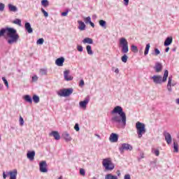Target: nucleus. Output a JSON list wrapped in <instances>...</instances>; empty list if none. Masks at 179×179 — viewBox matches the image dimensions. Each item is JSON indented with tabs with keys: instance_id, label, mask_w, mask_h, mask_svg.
<instances>
[{
	"instance_id": "f257e3e1",
	"label": "nucleus",
	"mask_w": 179,
	"mask_h": 179,
	"mask_svg": "<svg viewBox=\"0 0 179 179\" xmlns=\"http://www.w3.org/2000/svg\"><path fill=\"white\" fill-rule=\"evenodd\" d=\"M6 37L8 44H15L19 40V34L16 29L11 27L3 28L0 30V37Z\"/></svg>"
},
{
	"instance_id": "f03ea898",
	"label": "nucleus",
	"mask_w": 179,
	"mask_h": 179,
	"mask_svg": "<svg viewBox=\"0 0 179 179\" xmlns=\"http://www.w3.org/2000/svg\"><path fill=\"white\" fill-rule=\"evenodd\" d=\"M110 114L113 115L111 118L112 122H117L120 124L122 122V125H127V115L122 110V107L120 106H115L113 110H111Z\"/></svg>"
},
{
	"instance_id": "7ed1b4c3",
	"label": "nucleus",
	"mask_w": 179,
	"mask_h": 179,
	"mask_svg": "<svg viewBox=\"0 0 179 179\" xmlns=\"http://www.w3.org/2000/svg\"><path fill=\"white\" fill-rule=\"evenodd\" d=\"M167 78H169V71L165 70L163 77L162 76H153L151 79L155 85H162V83L167 81Z\"/></svg>"
},
{
	"instance_id": "20e7f679",
	"label": "nucleus",
	"mask_w": 179,
	"mask_h": 179,
	"mask_svg": "<svg viewBox=\"0 0 179 179\" xmlns=\"http://www.w3.org/2000/svg\"><path fill=\"white\" fill-rule=\"evenodd\" d=\"M136 129L138 134V138L141 139V138L143 136L144 134H146V128H145V124L141 122H137L136 123Z\"/></svg>"
},
{
	"instance_id": "39448f33",
	"label": "nucleus",
	"mask_w": 179,
	"mask_h": 179,
	"mask_svg": "<svg viewBox=\"0 0 179 179\" xmlns=\"http://www.w3.org/2000/svg\"><path fill=\"white\" fill-rule=\"evenodd\" d=\"M102 164L103 167L105 168V170L111 171L112 170H114V164H113V162H111V159L106 158L103 159L102 162Z\"/></svg>"
},
{
	"instance_id": "423d86ee",
	"label": "nucleus",
	"mask_w": 179,
	"mask_h": 179,
	"mask_svg": "<svg viewBox=\"0 0 179 179\" xmlns=\"http://www.w3.org/2000/svg\"><path fill=\"white\" fill-rule=\"evenodd\" d=\"M73 93V89L72 88L63 89L57 92V94L60 97H69V96Z\"/></svg>"
},
{
	"instance_id": "0eeeda50",
	"label": "nucleus",
	"mask_w": 179,
	"mask_h": 179,
	"mask_svg": "<svg viewBox=\"0 0 179 179\" xmlns=\"http://www.w3.org/2000/svg\"><path fill=\"white\" fill-rule=\"evenodd\" d=\"M120 44L122 45V52L124 54H127L128 51H129V48L128 47V41L125 38H121L120 39Z\"/></svg>"
},
{
	"instance_id": "6e6552de",
	"label": "nucleus",
	"mask_w": 179,
	"mask_h": 179,
	"mask_svg": "<svg viewBox=\"0 0 179 179\" xmlns=\"http://www.w3.org/2000/svg\"><path fill=\"white\" fill-rule=\"evenodd\" d=\"M39 170L41 173H48V169H47V162L42 161L39 163Z\"/></svg>"
},
{
	"instance_id": "1a4fd4ad",
	"label": "nucleus",
	"mask_w": 179,
	"mask_h": 179,
	"mask_svg": "<svg viewBox=\"0 0 179 179\" xmlns=\"http://www.w3.org/2000/svg\"><path fill=\"white\" fill-rule=\"evenodd\" d=\"M120 152L124 153V150H132V146L128 143H123L122 146L119 148Z\"/></svg>"
},
{
	"instance_id": "9d476101",
	"label": "nucleus",
	"mask_w": 179,
	"mask_h": 179,
	"mask_svg": "<svg viewBox=\"0 0 179 179\" xmlns=\"http://www.w3.org/2000/svg\"><path fill=\"white\" fill-rule=\"evenodd\" d=\"M176 84L173 83V77L170 76L168 78V84H167V90L169 92H172L173 89L171 88V86H175Z\"/></svg>"
},
{
	"instance_id": "9b49d317",
	"label": "nucleus",
	"mask_w": 179,
	"mask_h": 179,
	"mask_svg": "<svg viewBox=\"0 0 179 179\" xmlns=\"http://www.w3.org/2000/svg\"><path fill=\"white\" fill-rule=\"evenodd\" d=\"M70 71L69 70H65L64 71V79L65 80H66L67 82H69L71 80H73V77L69 75Z\"/></svg>"
},
{
	"instance_id": "f8f14e48",
	"label": "nucleus",
	"mask_w": 179,
	"mask_h": 179,
	"mask_svg": "<svg viewBox=\"0 0 179 179\" xmlns=\"http://www.w3.org/2000/svg\"><path fill=\"white\" fill-rule=\"evenodd\" d=\"M164 136L165 137V141L168 145H170L171 143L173 138H171V134L169 132H164Z\"/></svg>"
},
{
	"instance_id": "ddd939ff",
	"label": "nucleus",
	"mask_w": 179,
	"mask_h": 179,
	"mask_svg": "<svg viewBox=\"0 0 179 179\" xmlns=\"http://www.w3.org/2000/svg\"><path fill=\"white\" fill-rule=\"evenodd\" d=\"M109 141L113 143L118 142V134L112 133L109 137Z\"/></svg>"
},
{
	"instance_id": "4468645a",
	"label": "nucleus",
	"mask_w": 179,
	"mask_h": 179,
	"mask_svg": "<svg viewBox=\"0 0 179 179\" xmlns=\"http://www.w3.org/2000/svg\"><path fill=\"white\" fill-rule=\"evenodd\" d=\"M154 69L155 70V72H157V73H159V72H162V71L163 70V65L160 62H157L155 64Z\"/></svg>"
},
{
	"instance_id": "2eb2a0df",
	"label": "nucleus",
	"mask_w": 179,
	"mask_h": 179,
	"mask_svg": "<svg viewBox=\"0 0 179 179\" xmlns=\"http://www.w3.org/2000/svg\"><path fill=\"white\" fill-rule=\"evenodd\" d=\"M35 156H36V152L35 151H28L27 153V157L31 162H33V160H34V157Z\"/></svg>"
},
{
	"instance_id": "dca6fc26",
	"label": "nucleus",
	"mask_w": 179,
	"mask_h": 179,
	"mask_svg": "<svg viewBox=\"0 0 179 179\" xmlns=\"http://www.w3.org/2000/svg\"><path fill=\"white\" fill-rule=\"evenodd\" d=\"M62 138L66 141V142H71V141H72V137H71V135H69L66 131H64L62 134Z\"/></svg>"
},
{
	"instance_id": "f3484780",
	"label": "nucleus",
	"mask_w": 179,
	"mask_h": 179,
	"mask_svg": "<svg viewBox=\"0 0 179 179\" xmlns=\"http://www.w3.org/2000/svg\"><path fill=\"white\" fill-rule=\"evenodd\" d=\"M64 62H65V58L64 57H59L55 61V64L57 66H64Z\"/></svg>"
},
{
	"instance_id": "a211bd4d",
	"label": "nucleus",
	"mask_w": 179,
	"mask_h": 179,
	"mask_svg": "<svg viewBox=\"0 0 179 179\" xmlns=\"http://www.w3.org/2000/svg\"><path fill=\"white\" fill-rule=\"evenodd\" d=\"M87 104H89V100H87V99L81 101L79 103V106H80V108H83V110H86V107H87Z\"/></svg>"
},
{
	"instance_id": "6ab92c4d",
	"label": "nucleus",
	"mask_w": 179,
	"mask_h": 179,
	"mask_svg": "<svg viewBox=\"0 0 179 179\" xmlns=\"http://www.w3.org/2000/svg\"><path fill=\"white\" fill-rule=\"evenodd\" d=\"M78 23L79 24L78 26V29L80 31H83L84 30L86 29V24H85V22L80 21V20H78Z\"/></svg>"
},
{
	"instance_id": "aec40b11",
	"label": "nucleus",
	"mask_w": 179,
	"mask_h": 179,
	"mask_svg": "<svg viewBox=\"0 0 179 179\" xmlns=\"http://www.w3.org/2000/svg\"><path fill=\"white\" fill-rule=\"evenodd\" d=\"M173 43V36L167 37L164 43L165 47H169Z\"/></svg>"
},
{
	"instance_id": "412c9836",
	"label": "nucleus",
	"mask_w": 179,
	"mask_h": 179,
	"mask_svg": "<svg viewBox=\"0 0 179 179\" xmlns=\"http://www.w3.org/2000/svg\"><path fill=\"white\" fill-rule=\"evenodd\" d=\"M50 135L54 136L56 141H59V139H61V136L59 135V133H58V131H52Z\"/></svg>"
},
{
	"instance_id": "4be33fe9",
	"label": "nucleus",
	"mask_w": 179,
	"mask_h": 179,
	"mask_svg": "<svg viewBox=\"0 0 179 179\" xmlns=\"http://www.w3.org/2000/svg\"><path fill=\"white\" fill-rule=\"evenodd\" d=\"M24 28L28 33H33V28H31V25L29 22L25 23Z\"/></svg>"
},
{
	"instance_id": "5701e85b",
	"label": "nucleus",
	"mask_w": 179,
	"mask_h": 179,
	"mask_svg": "<svg viewBox=\"0 0 179 179\" xmlns=\"http://www.w3.org/2000/svg\"><path fill=\"white\" fill-rule=\"evenodd\" d=\"M83 44H93V39L90 38H85L83 40Z\"/></svg>"
},
{
	"instance_id": "b1692460",
	"label": "nucleus",
	"mask_w": 179,
	"mask_h": 179,
	"mask_svg": "<svg viewBox=\"0 0 179 179\" xmlns=\"http://www.w3.org/2000/svg\"><path fill=\"white\" fill-rule=\"evenodd\" d=\"M8 7L9 8V10H10V12H17V7H16L15 6H13L12 4H8Z\"/></svg>"
},
{
	"instance_id": "393cba45",
	"label": "nucleus",
	"mask_w": 179,
	"mask_h": 179,
	"mask_svg": "<svg viewBox=\"0 0 179 179\" xmlns=\"http://www.w3.org/2000/svg\"><path fill=\"white\" fill-rule=\"evenodd\" d=\"M24 99L25 101H27V103H30V104L33 103V99H31V96L30 95H25L24 96Z\"/></svg>"
},
{
	"instance_id": "a878e982",
	"label": "nucleus",
	"mask_w": 179,
	"mask_h": 179,
	"mask_svg": "<svg viewBox=\"0 0 179 179\" xmlns=\"http://www.w3.org/2000/svg\"><path fill=\"white\" fill-rule=\"evenodd\" d=\"M86 50H87V54L89 55H93V50H92V46H90L89 45H87Z\"/></svg>"
},
{
	"instance_id": "bb28decb",
	"label": "nucleus",
	"mask_w": 179,
	"mask_h": 179,
	"mask_svg": "<svg viewBox=\"0 0 179 179\" xmlns=\"http://www.w3.org/2000/svg\"><path fill=\"white\" fill-rule=\"evenodd\" d=\"M149 50H150V43H148L146 45V47L144 51V55H148V54H149Z\"/></svg>"
},
{
	"instance_id": "cd10ccee",
	"label": "nucleus",
	"mask_w": 179,
	"mask_h": 179,
	"mask_svg": "<svg viewBox=\"0 0 179 179\" xmlns=\"http://www.w3.org/2000/svg\"><path fill=\"white\" fill-rule=\"evenodd\" d=\"M105 179H118V177L110 173L105 176Z\"/></svg>"
},
{
	"instance_id": "c85d7f7f",
	"label": "nucleus",
	"mask_w": 179,
	"mask_h": 179,
	"mask_svg": "<svg viewBox=\"0 0 179 179\" xmlns=\"http://www.w3.org/2000/svg\"><path fill=\"white\" fill-rule=\"evenodd\" d=\"M32 99L34 100V103H36V104L37 103H40V97H38V96L34 95Z\"/></svg>"
},
{
	"instance_id": "c756f323",
	"label": "nucleus",
	"mask_w": 179,
	"mask_h": 179,
	"mask_svg": "<svg viewBox=\"0 0 179 179\" xmlns=\"http://www.w3.org/2000/svg\"><path fill=\"white\" fill-rule=\"evenodd\" d=\"M173 149H174L173 152L175 153H178V143L176 142L173 143Z\"/></svg>"
},
{
	"instance_id": "7c9ffc66",
	"label": "nucleus",
	"mask_w": 179,
	"mask_h": 179,
	"mask_svg": "<svg viewBox=\"0 0 179 179\" xmlns=\"http://www.w3.org/2000/svg\"><path fill=\"white\" fill-rule=\"evenodd\" d=\"M13 23L14 24H17L18 26H22V20L19 19H15L14 21H13Z\"/></svg>"
},
{
	"instance_id": "2f4dec72",
	"label": "nucleus",
	"mask_w": 179,
	"mask_h": 179,
	"mask_svg": "<svg viewBox=\"0 0 179 179\" xmlns=\"http://www.w3.org/2000/svg\"><path fill=\"white\" fill-rule=\"evenodd\" d=\"M106 24H107V22H106V21L103 20H99V25L101 27H104V29H106Z\"/></svg>"
},
{
	"instance_id": "473e14b6",
	"label": "nucleus",
	"mask_w": 179,
	"mask_h": 179,
	"mask_svg": "<svg viewBox=\"0 0 179 179\" xmlns=\"http://www.w3.org/2000/svg\"><path fill=\"white\" fill-rule=\"evenodd\" d=\"M41 5L44 6L45 8H47L48 6V1L47 0H42L41 1Z\"/></svg>"
},
{
	"instance_id": "72a5a7b5",
	"label": "nucleus",
	"mask_w": 179,
	"mask_h": 179,
	"mask_svg": "<svg viewBox=\"0 0 179 179\" xmlns=\"http://www.w3.org/2000/svg\"><path fill=\"white\" fill-rule=\"evenodd\" d=\"M122 62H124V64L127 62V61H128V56L127 55H124L122 58Z\"/></svg>"
},
{
	"instance_id": "f704fd0d",
	"label": "nucleus",
	"mask_w": 179,
	"mask_h": 179,
	"mask_svg": "<svg viewBox=\"0 0 179 179\" xmlns=\"http://www.w3.org/2000/svg\"><path fill=\"white\" fill-rule=\"evenodd\" d=\"M85 23H90L92 22V18L90 17H84Z\"/></svg>"
},
{
	"instance_id": "c9c22d12",
	"label": "nucleus",
	"mask_w": 179,
	"mask_h": 179,
	"mask_svg": "<svg viewBox=\"0 0 179 179\" xmlns=\"http://www.w3.org/2000/svg\"><path fill=\"white\" fill-rule=\"evenodd\" d=\"M131 51H133V52H138V47H136V45H132Z\"/></svg>"
},
{
	"instance_id": "e433bc0d",
	"label": "nucleus",
	"mask_w": 179,
	"mask_h": 179,
	"mask_svg": "<svg viewBox=\"0 0 179 179\" xmlns=\"http://www.w3.org/2000/svg\"><path fill=\"white\" fill-rule=\"evenodd\" d=\"M5 10V5L3 3H0V12H3Z\"/></svg>"
},
{
	"instance_id": "4c0bfd02",
	"label": "nucleus",
	"mask_w": 179,
	"mask_h": 179,
	"mask_svg": "<svg viewBox=\"0 0 179 179\" xmlns=\"http://www.w3.org/2000/svg\"><path fill=\"white\" fill-rule=\"evenodd\" d=\"M41 75H46L47 74V69H41L40 70Z\"/></svg>"
},
{
	"instance_id": "58836bf2",
	"label": "nucleus",
	"mask_w": 179,
	"mask_h": 179,
	"mask_svg": "<svg viewBox=\"0 0 179 179\" xmlns=\"http://www.w3.org/2000/svg\"><path fill=\"white\" fill-rule=\"evenodd\" d=\"M41 12L42 13H43V15L45 16V17H48V13H47V11H45L44 8H41Z\"/></svg>"
},
{
	"instance_id": "ea45409f",
	"label": "nucleus",
	"mask_w": 179,
	"mask_h": 179,
	"mask_svg": "<svg viewBox=\"0 0 179 179\" xmlns=\"http://www.w3.org/2000/svg\"><path fill=\"white\" fill-rule=\"evenodd\" d=\"M44 43V39L43 38H39L36 44H39V45H42Z\"/></svg>"
},
{
	"instance_id": "a19ab883",
	"label": "nucleus",
	"mask_w": 179,
	"mask_h": 179,
	"mask_svg": "<svg viewBox=\"0 0 179 179\" xmlns=\"http://www.w3.org/2000/svg\"><path fill=\"white\" fill-rule=\"evenodd\" d=\"M2 80H3V82L4 83V85H6V86L7 87H9V83H8V80H6V78H2Z\"/></svg>"
},
{
	"instance_id": "79ce46f5",
	"label": "nucleus",
	"mask_w": 179,
	"mask_h": 179,
	"mask_svg": "<svg viewBox=\"0 0 179 179\" xmlns=\"http://www.w3.org/2000/svg\"><path fill=\"white\" fill-rule=\"evenodd\" d=\"M20 125L22 127V125H24V120H23V117L22 116H20Z\"/></svg>"
},
{
	"instance_id": "37998d69",
	"label": "nucleus",
	"mask_w": 179,
	"mask_h": 179,
	"mask_svg": "<svg viewBox=\"0 0 179 179\" xmlns=\"http://www.w3.org/2000/svg\"><path fill=\"white\" fill-rule=\"evenodd\" d=\"M80 174L81 176H83V177H85V174H86V172L85 171V169H80Z\"/></svg>"
},
{
	"instance_id": "c03bdc74",
	"label": "nucleus",
	"mask_w": 179,
	"mask_h": 179,
	"mask_svg": "<svg viewBox=\"0 0 179 179\" xmlns=\"http://www.w3.org/2000/svg\"><path fill=\"white\" fill-rule=\"evenodd\" d=\"M77 50L78 51H79L80 52H82V51H83V47L82 45H78L77 46Z\"/></svg>"
},
{
	"instance_id": "a18cd8bd",
	"label": "nucleus",
	"mask_w": 179,
	"mask_h": 179,
	"mask_svg": "<svg viewBox=\"0 0 179 179\" xmlns=\"http://www.w3.org/2000/svg\"><path fill=\"white\" fill-rule=\"evenodd\" d=\"M74 129H76V131L78 132L80 131V128H79V124H76L74 126Z\"/></svg>"
},
{
	"instance_id": "49530a36",
	"label": "nucleus",
	"mask_w": 179,
	"mask_h": 179,
	"mask_svg": "<svg viewBox=\"0 0 179 179\" xmlns=\"http://www.w3.org/2000/svg\"><path fill=\"white\" fill-rule=\"evenodd\" d=\"M154 153L155 156H159L160 155V151H159V150H155Z\"/></svg>"
},
{
	"instance_id": "de8ad7c7",
	"label": "nucleus",
	"mask_w": 179,
	"mask_h": 179,
	"mask_svg": "<svg viewBox=\"0 0 179 179\" xmlns=\"http://www.w3.org/2000/svg\"><path fill=\"white\" fill-rule=\"evenodd\" d=\"M38 80V77H37V76H34L32 77L33 82H37Z\"/></svg>"
},
{
	"instance_id": "09e8293b",
	"label": "nucleus",
	"mask_w": 179,
	"mask_h": 179,
	"mask_svg": "<svg viewBox=\"0 0 179 179\" xmlns=\"http://www.w3.org/2000/svg\"><path fill=\"white\" fill-rule=\"evenodd\" d=\"M79 86L82 87V86H85V81L83 80H80Z\"/></svg>"
},
{
	"instance_id": "8fccbe9b",
	"label": "nucleus",
	"mask_w": 179,
	"mask_h": 179,
	"mask_svg": "<svg viewBox=\"0 0 179 179\" xmlns=\"http://www.w3.org/2000/svg\"><path fill=\"white\" fill-rule=\"evenodd\" d=\"M155 55H159L160 54V50L159 49L156 48L155 49Z\"/></svg>"
},
{
	"instance_id": "3c124183",
	"label": "nucleus",
	"mask_w": 179,
	"mask_h": 179,
	"mask_svg": "<svg viewBox=\"0 0 179 179\" xmlns=\"http://www.w3.org/2000/svg\"><path fill=\"white\" fill-rule=\"evenodd\" d=\"M62 16H68V11L62 13Z\"/></svg>"
},
{
	"instance_id": "603ef678",
	"label": "nucleus",
	"mask_w": 179,
	"mask_h": 179,
	"mask_svg": "<svg viewBox=\"0 0 179 179\" xmlns=\"http://www.w3.org/2000/svg\"><path fill=\"white\" fill-rule=\"evenodd\" d=\"M124 179H131V176L129 174L125 175Z\"/></svg>"
},
{
	"instance_id": "864d4df0",
	"label": "nucleus",
	"mask_w": 179,
	"mask_h": 179,
	"mask_svg": "<svg viewBox=\"0 0 179 179\" xmlns=\"http://www.w3.org/2000/svg\"><path fill=\"white\" fill-rule=\"evenodd\" d=\"M124 5H128V3H129V0H124Z\"/></svg>"
},
{
	"instance_id": "5fc2aeb1",
	"label": "nucleus",
	"mask_w": 179,
	"mask_h": 179,
	"mask_svg": "<svg viewBox=\"0 0 179 179\" xmlns=\"http://www.w3.org/2000/svg\"><path fill=\"white\" fill-rule=\"evenodd\" d=\"M6 177H8V176H6V173H5V172H3V178L6 179Z\"/></svg>"
},
{
	"instance_id": "6e6d98bb",
	"label": "nucleus",
	"mask_w": 179,
	"mask_h": 179,
	"mask_svg": "<svg viewBox=\"0 0 179 179\" xmlns=\"http://www.w3.org/2000/svg\"><path fill=\"white\" fill-rule=\"evenodd\" d=\"M115 73H120V69H115Z\"/></svg>"
},
{
	"instance_id": "4d7b16f0",
	"label": "nucleus",
	"mask_w": 179,
	"mask_h": 179,
	"mask_svg": "<svg viewBox=\"0 0 179 179\" xmlns=\"http://www.w3.org/2000/svg\"><path fill=\"white\" fill-rule=\"evenodd\" d=\"M116 173L117 174L118 177H120V176H121V172L119 170L117 171Z\"/></svg>"
},
{
	"instance_id": "13d9d810",
	"label": "nucleus",
	"mask_w": 179,
	"mask_h": 179,
	"mask_svg": "<svg viewBox=\"0 0 179 179\" xmlns=\"http://www.w3.org/2000/svg\"><path fill=\"white\" fill-rule=\"evenodd\" d=\"M90 24L92 27H94V23L92 22V21L90 22Z\"/></svg>"
},
{
	"instance_id": "bf43d9fd",
	"label": "nucleus",
	"mask_w": 179,
	"mask_h": 179,
	"mask_svg": "<svg viewBox=\"0 0 179 179\" xmlns=\"http://www.w3.org/2000/svg\"><path fill=\"white\" fill-rule=\"evenodd\" d=\"M168 51H170V48L168 47L166 48L165 52H167Z\"/></svg>"
},
{
	"instance_id": "052dcab7",
	"label": "nucleus",
	"mask_w": 179,
	"mask_h": 179,
	"mask_svg": "<svg viewBox=\"0 0 179 179\" xmlns=\"http://www.w3.org/2000/svg\"><path fill=\"white\" fill-rule=\"evenodd\" d=\"M176 104H179V99H177L176 100Z\"/></svg>"
},
{
	"instance_id": "680f3d73",
	"label": "nucleus",
	"mask_w": 179,
	"mask_h": 179,
	"mask_svg": "<svg viewBox=\"0 0 179 179\" xmlns=\"http://www.w3.org/2000/svg\"><path fill=\"white\" fill-rule=\"evenodd\" d=\"M141 159H143V157H145L143 156V154H141Z\"/></svg>"
},
{
	"instance_id": "e2e57ef3",
	"label": "nucleus",
	"mask_w": 179,
	"mask_h": 179,
	"mask_svg": "<svg viewBox=\"0 0 179 179\" xmlns=\"http://www.w3.org/2000/svg\"><path fill=\"white\" fill-rule=\"evenodd\" d=\"M62 178H63L62 176H60L57 179H62Z\"/></svg>"
},
{
	"instance_id": "0e129e2a",
	"label": "nucleus",
	"mask_w": 179,
	"mask_h": 179,
	"mask_svg": "<svg viewBox=\"0 0 179 179\" xmlns=\"http://www.w3.org/2000/svg\"><path fill=\"white\" fill-rule=\"evenodd\" d=\"M173 51H176V49H173Z\"/></svg>"
},
{
	"instance_id": "69168bd1",
	"label": "nucleus",
	"mask_w": 179,
	"mask_h": 179,
	"mask_svg": "<svg viewBox=\"0 0 179 179\" xmlns=\"http://www.w3.org/2000/svg\"><path fill=\"white\" fill-rule=\"evenodd\" d=\"M0 141H1V137H0Z\"/></svg>"
}]
</instances>
